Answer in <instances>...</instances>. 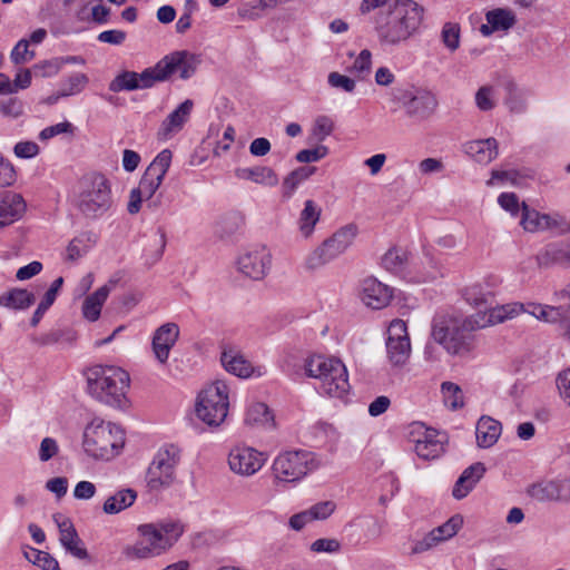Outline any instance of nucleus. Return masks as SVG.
Returning <instances> with one entry per match:
<instances>
[{"mask_svg":"<svg viewBox=\"0 0 570 570\" xmlns=\"http://www.w3.org/2000/svg\"><path fill=\"white\" fill-rule=\"evenodd\" d=\"M335 508H336L335 502L328 500V501L317 502L316 504L312 505L306 511L312 521L313 520H325L335 511Z\"/></svg>","mask_w":570,"mask_h":570,"instance_id":"nucleus-56","label":"nucleus"},{"mask_svg":"<svg viewBox=\"0 0 570 570\" xmlns=\"http://www.w3.org/2000/svg\"><path fill=\"white\" fill-rule=\"evenodd\" d=\"M392 298V289L374 277H367L362 282L361 299L373 308L381 309L389 305Z\"/></svg>","mask_w":570,"mask_h":570,"instance_id":"nucleus-21","label":"nucleus"},{"mask_svg":"<svg viewBox=\"0 0 570 570\" xmlns=\"http://www.w3.org/2000/svg\"><path fill=\"white\" fill-rule=\"evenodd\" d=\"M75 127L69 121L59 122L42 129L39 134V139L46 141L60 134H73Z\"/></svg>","mask_w":570,"mask_h":570,"instance_id":"nucleus-57","label":"nucleus"},{"mask_svg":"<svg viewBox=\"0 0 570 570\" xmlns=\"http://www.w3.org/2000/svg\"><path fill=\"white\" fill-rule=\"evenodd\" d=\"M240 273L252 279H262L271 266V254L265 247L255 248L240 255L237 262Z\"/></svg>","mask_w":570,"mask_h":570,"instance_id":"nucleus-18","label":"nucleus"},{"mask_svg":"<svg viewBox=\"0 0 570 570\" xmlns=\"http://www.w3.org/2000/svg\"><path fill=\"white\" fill-rule=\"evenodd\" d=\"M199 63L198 56L183 50L164 57L154 68L159 82L165 81L175 72H179V77L186 80L194 76Z\"/></svg>","mask_w":570,"mask_h":570,"instance_id":"nucleus-13","label":"nucleus"},{"mask_svg":"<svg viewBox=\"0 0 570 570\" xmlns=\"http://www.w3.org/2000/svg\"><path fill=\"white\" fill-rule=\"evenodd\" d=\"M507 96L504 98V105L512 114H522L527 109V92L520 89L517 83L509 80L504 85Z\"/></svg>","mask_w":570,"mask_h":570,"instance_id":"nucleus-38","label":"nucleus"},{"mask_svg":"<svg viewBox=\"0 0 570 570\" xmlns=\"http://www.w3.org/2000/svg\"><path fill=\"white\" fill-rule=\"evenodd\" d=\"M487 469L482 462L473 463L468 466L456 480L452 495L456 500L464 499L483 478Z\"/></svg>","mask_w":570,"mask_h":570,"instance_id":"nucleus-25","label":"nucleus"},{"mask_svg":"<svg viewBox=\"0 0 570 570\" xmlns=\"http://www.w3.org/2000/svg\"><path fill=\"white\" fill-rule=\"evenodd\" d=\"M372 69V53L368 49H363L355 58L351 71L364 78Z\"/></svg>","mask_w":570,"mask_h":570,"instance_id":"nucleus-54","label":"nucleus"},{"mask_svg":"<svg viewBox=\"0 0 570 570\" xmlns=\"http://www.w3.org/2000/svg\"><path fill=\"white\" fill-rule=\"evenodd\" d=\"M528 493L534 500L540 502L556 501V482L554 480H544L532 484L528 489Z\"/></svg>","mask_w":570,"mask_h":570,"instance_id":"nucleus-42","label":"nucleus"},{"mask_svg":"<svg viewBox=\"0 0 570 570\" xmlns=\"http://www.w3.org/2000/svg\"><path fill=\"white\" fill-rule=\"evenodd\" d=\"M464 151L476 163L487 165L498 156V141L494 138L472 140L464 145Z\"/></svg>","mask_w":570,"mask_h":570,"instance_id":"nucleus-29","label":"nucleus"},{"mask_svg":"<svg viewBox=\"0 0 570 570\" xmlns=\"http://www.w3.org/2000/svg\"><path fill=\"white\" fill-rule=\"evenodd\" d=\"M179 461V452L175 446L161 449L150 463L146 481L150 490L169 487L175 478V469Z\"/></svg>","mask_w":570,"mask_h":570,"instance_id":"nucleus-11","label":"nucleus"},{"mask_svg":"<svg viewBox=\"0 0 570 570\" xmlns=\"http://www.w3.org/2000/svg\"><path fill=\"white\" fill-rule=\"evenodd\" d=\"M61 68V62L58 59L46 60L32 67L36 76L47 78L56 76Z\"/></svg>","mask_w":570,"mask_h":570,"instance_id":"nucleus-58","label":"nucleus"},{"mask_svg":"<svg viewBox=\"0 0 570 570\" xmlns=\"http://www.w3.org/2000/svg\"><path fill=\"white\" fill-rule=\"evenodd\" d=\"M26 203L21 195L4 191L0 195V228L12 224L21 217Z\"/></svg>","mask_w":570,"mask_h":570,"instance_id":"nucleus-26","label":"nucleus"},{"mask_svg":"<svg viewBox=\"0 0 570 570\" xmlns=\"http://www.w3.org/2000/svg\"><path fill=\"white\" fill-rule=\"evenodd\" d=\"M136 499L137 492L134 489H121L105 501L102 511L106 514H117L130 508L135 503Z\"/></svg>","mask_w":570,"mask_h":570,"instance_id":"nucleus-33","label":"nucleus"},{"mask_svg":"<svg viewBox=\"0 0 570 570\" xmlns=\"http://www.w3.org/2000/svg\"><path fill=\"white\" fill-rule=\"evenodd\" d=\"M304 370L320 380L321 390L332 397L341 399L350 391L347 370L338 358L313 355L306 358Z\"/></svg>","mask_w":570,"mask_h":570,"instance_id":"nucleus-6","label":"nucleus"},{"mask_svg":"<svg viewBox=\"0 0 570 570\" xmlns=\"http://www.w3.org/2000/svg\"><path fill=\"white\" fill-rule=\"evenodd\" d=\"M39 154V146L33 141H19L14 146V155L19 158H32Z\"/></svg>","mask_w":570,"mask_h":570,"instance_id":"nucleus-62","label":"nucleus"},{"mask_svg":"<svg viewBox=\"0 0 570 570\" xmlns=\"http://www.w3.org/2000/svg\"><path fill=\"white\" fill-rule=\"evenodd\" d=\"M88 246L81 237L73 238L67 246V259L77 261L88 252Z\"/></svg>","mask_w":570,"mask_h":570,"instance_id":"nucleus-60","label":"nucleus"},{"mask_svg":"<svg viewBox=\"0 0 570 570\" xmlns=\"http://www.w3.org/2000/svg\"><path fill=\"white\" fill-rule=\"evenodd\" d=\"M185 532L179 520H160L137 527L138 540L124 547L121 553L126 560H147L168 552Z\"/></svg>","mask_w":570,"mask_h":570,"instance_id":"nucleus-1","label":"nucleus"},{"mask_svg":"<svg viewBox=\"0 0 570 570\" xmlns=\"http://www.w3.org/2000/svg\"><path fill=\"white\" fill-rule=\"evenodd\" d=\"M82 446L95 459L110 460L124 446V432L112 423L92 420L83 431Z\"/></svg>","mask_w":570,"mask_h":570,"instance_id":"nucleus-7","label":"nucleus"},{"mask_svg":"<svg viewBox=\"0 0 570 570\" xmlns=\"http://www.w3.org/2000/svg\"><path fill=\"white\" fill-rule=\"evenodd\" d=\"M220 362L227 372L238 377H248L253 372L250 362H248L239 351L233 347L225 348L222 352Z\"/></svg>","mask_w":570,"mask_h":570,"instance_id":"nucleus-31","label":"nucleus"},{"mask_svg":"<svg viewBox=\"0 0 570 570\" xmlns=\"http://www.w3.org/2000/svg\"><path fill=\"white\" fill-rule=\"evenodd\" d=\"M407 256L406 253L401 248H390L382 257L381 264L384 269L391 273H400L404 269Z\"/></svg>","mask_w":570,"mask_h":570,"instance_id":"nucleus-41","label":"nucleus"},{"mask_svg":"<svg viewBox=\"0 0 570 570\" xmlns=\"http://www.w3.org/2000/svg\"><path fill=\"white\" fill-rule=\"evenodd\" d=\"M179 326L173 322L165 323L155 331L151 348L160 364L167 363L169 353L179 338Z\"/></svg>","mask_w":570,"mask_h":570,"instance_id":"nucleus-19","label":"nucleus"},{"mask_svg":"<svg viewBox=\"0 0 570 570\" xmlns=\"http://www.w3.org/2000/svg\"><path fill=\"white\" fill-rule=\"evenodd\" d=\"M314 166H302L292 170L283 180V196L291 198L296 188L316 173Z\"/></svg>","mask_w":570,"mask_h":570,"instance_id":"nucleus-37","label":"nucleus"},{"mask_svg":"<svg viewBox=\"0 0 570 570\" xmlns=\"http://www.w3.org/2000/svg\"><path fill=\"white\" fill-rule=\"evenodd\" d=\"M520 224L527 232H538L544 229H560L563 232L566 222L560 215L541 214L535 209H530L525 204L522 205V216Z\"/></svg>","mask_w":570,"mask_h":570,"instance_id":"nucleus-20","label":"nucleus"},{"mask_svg":"<svg viewBox=\"0 0 570 570\" xmlns=\"http://www.w3.org/2000/svg\"><path fill=\"white\" fill-rule=\"evenodd\" d=\"M235 174L239 179L250 180L267 187H275L279 181L277 174L267 166L238 168Z\"/></svg>","mask_w":570,"mask_h":570,"instance_id":"nucleus-32","label":"nucleus"},{"mask_svg":"<svg viewBox=\"0 0 570 570\" xmlns=\"http://www.w3.org/2000/svg\"><path fill=\"white\" fill-rule=\"evenodd\" d=\"M75 205L87 218L96 219L104 216L112 206L108 179L98 173L86 175L80 180Z\"/></svg>","mask_w":570,"mask_h":570,"instance_id":"nucleus-5","label":"nucleus"},{"mask_svg":"<svg viewBox=\"0 0 570 570\" xmlns=\"http://www.w3.org/2000/svg\"><path fill=\"white\" fill-rule=\"evenodd\" d=\"M58 453V444L51 438H45L40 443L39 459L47 462Z\"/></svg>","mask_w":570,"mask_h":570,"instance_id":"nucleus-61","label":"nucleus"},{"mask_svg":"<svg viewBox=\"0 0 570 570\" xmlns=\"http://www.w3.org/2000/svg\"><path fill=\"white\" fill-rule=\"evenodd\" d=\"M266 461L264 453L248 446L234 448L228 456L233 472L240 475H253L262 469Z\"/></svg>","mask_w":570,"mask_h":570,"instance_id":"nucleus-16","label":"nucleus"},{"mask_svg":"<svg viewBox=\"0 0 570 570\" xmlns=\"http://www.w3.org/2000/svg\"><path fill=\"white\" fill-rule=\"evenodd\" d=\"M334 130V122L327 116H318L313 125L312 137L315 141H324Z\"/></svg>","mask_w":570,"mask_h":570,"instance_id":"nucleus-51","label":"nucleus"},{"mask_svg":"<svg viewBox=\"0 0 570 570\" xmlns=\"http://www.w3.org/2000/svg\"><path fill=\"white\" fill-rule=\"evenodd\" d=\"M243 218L237 213L224 215L217 223V233L220 237L229 236L237 232L242 226Z\"/></svg>","mask_w":570,"mask_h":570,"instance_id":"nucleus-49","label":"nucleus"},{"mask_svg":"<svg viewBox=\"0 0 570 570\" xmlns=\"http://www.w3.org/2000/svg\"><path fill=\"white\" fill-rule=\"evenodd\" d=\"M485 19L495 30H509L515 23V16L507 9H493L487 12Z\"/></svg>","mask_w":570,"mask_h":570,"instance_id":"nucleus-39","label":"nucleus"},{"mask_svg":"<svg viewBox=\"0 0 570 570\" xmlns=\"http://www.w3.org/2000/svg\"><path fill=\"white\" fill-rule=\"evenodd\" d=\"M110 293V287L104 285L99 287L95 293L87 296L82 304L83 317L90 322H95L99 318L101 307L106 302Z\"/></svg>","mask_w":570,"mask_h":570,"instance_id":"nucleus-35","label":"nucleus"},{"mask_svg":"<svg viewBox=\"0 0 570 570\" xmlns=\"http://www.w3.org/2000/svg\"><path fill=\"white\" fill-rule=\"evenodd\" d=\"M386 352L389 361L397 366L403 365L410 357L411 343L406 323L393 320L387 328Z\"/></svg>","mask_w":570,"mask_h":570,"instance_id":"nucleus-15","label":"nucleus"},{"mask_svg":"<svg viewBox=\"0 0 570 570\" xmlns=\"http://www.w3.org/2000/svg\"><path fill=\"white\" fill-rule=\"evenodd\" d=\"M318 466L314 453L305 450L286 451L273 463V474L278 482L292 483L302 480Z\"/></svg>","mask_w":570,"mask_h":570,"instance_id":"nucleus-9","label":"nucleus"},{"mask_svg":"<svg viewBox=\"0 0 570 570\" xmlns=\"http://www.w3.org/2000/svg\"><path fill=\"white\" fill-rule=\"evenodd\" d=\"M193 106V101L187 99L170 112L163 121L158 131V137L166 140L180 131L191 112Z\"/></svg>","mask_w":570,"mask_h":570,"instance_id":"nucleus-23","label":"nucleus"},{"mask_svg":"<svg viewBox=\"0 0 570 570\" xmlns=\"http://www.w3.org/2000/svg\"><path fill=\"white\" fill-rule=\"evenodd\" d=\"M322 209L312 199H307L304 203L298 218V229L304 238H308L313 233L316 224L321 218Z\"/></svg>","mask_w":570,"mask_h":570,"instance_id":"nucleus-34","label":"nucleus"},{"mask_svg":"<svg viewBox=\"0 0 570 570\" xmlns=\"http://www.w3.org/2000/svg\"><path fill=\"white\" fill-rule=\"evenodd\" d=\"M441 39L450 51H455L460 47V26L453 22L443 24Z\"/></svg>","mask_w":570,"mask_h":570,"instance_id":"nucleus-50","label":"nucleus"},{"mask_svg":"<svg viewBox=\"0 0 570 570\" xmlns=\"http://www.w3.org/2000/svg\"><path fill=\"white\" fill-rule=\"evenodd\" d=\"M488 306L489 308L487 311L478 312L472 315L478 330L502 323L505 320L511 318L514 314H518L519 309L523 307L522 305H515L513 307L510 305H502L497 307H492L491 305Z\"/></svg>","mask_w":570,"mask_h":570,"instance_id":"nucleus-28","label":"nucleus"},{"mask_svg":"<svg viewBox=\"0 0 570 570\" xmlns=\"http://www.w3.org/2000/svg\"><path fill=\"white\" fill-rule=\"evenodd\" d=\"M423 21V8L413 0H396L385 22L376 21V33L382 46H400L412 38Z\"/></svg>","mask_w":570,"mask_h":570,"instance_id":"nucleus-3","label":"nucleus"},{"mask_svg":"<svg viewBox=\"0 0 570 570\" xmlns=\"http://www.w3.org/2000/svg\"><path fill=\"white\" fill-rule=\"evenodd\" d=\"M448 435L434 429H425L423 438L415 444L416 454L424 460H434L440 458L445 451Z\"/></svg>","mask_w":570,"mask_h":570,"instance_id":"nucleus-22","label":"nucleus"},{"mask_svg":"<svg viewBox=\"0 0 570 570\" xmlns=\"http://www.w3.org/2000/svg\"><path fill=\"white\" fill-rule=\"evenodd\" d=\"M556 323L559 324L560 335L564 340L570 341V307L564 308L563 306H560V320Z\"/></svg>","mask_w":570,"mask_h":570,"instance_id":"nucleus-64","label":"nucleus"},{"mask_svg":"<svg viewBox=\"0 0 570 570\" xmlns=\"http://www.w3.org/2000/svg\"><path fill=\"white\" fill-rule=\"evenodd\" d=\"M495 91L491 86H482L475 94L476 107L482 111L492 110L495 107Z\"/></svg>","mask_w":570,"mask_h":570,"instance_id":"nucleus-52","label":"nucleus"},{"mask_svg":"<svg viewBox=\"0 0 570 570\" xmlns=\"http://www.w3.org/2000/svg\"><path fill=\"white\" fill-rule=\"evenodd\" d=\"M129 382V374L116 366L96 365L87 372V386L90 395L112 407L125 405Z\"/></svg>","mask_w":570,"mask_h":570,"instance_id":"nucleus-4","label":"nucleus"},{"mask_svg":"<svg viewBox=\"0 0 570 570\" xmlns=\"http://www.w3.org/2000/svg\"><path fill=\"white\" fill-rule=\"evenodd\" d=\"M58 528L62 547L77 559H88L87 549L83 547L72 522L69 519H63L58 522Z\"/></svg>","mask_w":570,"mask_h":570,"instance_id":"nucleus-27","label":"nucleus"},{"mask_svg":"<svg viewBox=\"0 0 570 570\" xmlns=\"http://www.w3.org/2000/svg\"><path fill=\"white\" fill-rule=\"evenodd\" d=\"M171 158L173 154L169 149L161 150L149 164L139 180L137 188L145 196V200L148 202L149 207L157 206V202L153 200V197L170 167Z\"/></svg>","mask_w":570,"mask_h":570,"instance_id":"nucleus-12","label":"nucleus"},{"mask_svg":"<svg viewBox=\"0 0 570 570\" xmlns=\"http://www.w3.org/2000/svg\"><path fill=\"white\" fill-rule=\"evenodd\" d=\"M409 118L417 121L429 119L436 110L439 101L434 94L428 90H404L397 98Z\"/></svg>","mask_w":570,"mask_h":570,"instance_id":"nucleus-14","label":"nucleus"},{"mask_svg":"<svg viewBox=\"0 0 570 570\" xmlns=\"http://www.w3.org/2000/svg\"><path fill=\"white\" fill-rule=\"evenodd\" d=\"M273 420V415L265 403H254L246 413V423L248 424H265Z\"/></svg>","mask_w":570,"mask_h":570,"instance_id":"nucleus-48","label":"nucleus"},{"mask_svg":"<svg viewBox=\"0 0 570 570\" xmlns=\"http://www.w3.org/2000/svg\"><path fill=\"white\" fill-rule=\"evenodd\" d=\"M464 297L468 303L479 307V306H488L493 303V295L490 291H484L483 286L480 284H475L469 286L464 291Z\"/></svg>","mask_w":570,"mask_h":570,"instance_id":"nucleus-43","label":"nucleus"},{"mask_svg":"<svg viewBox=\"0 0 570 570\" xmlns=\"http://www.w3.org/2000/svg\"><path fill=\"white\" fill-rule=\"evenodd\" d=\"M525 311L535 318L542 320L548 323H556L558 320H560V306L556 307L550 305L530 303L527 305Z\"/></svg>","mask_w":570,"mask_h":570,"instance_id":"nucleus-44","label":"nucleus"},{"mask_svg":"<svg viewBox=\"0 0 570 570\" xmlns=\"http://www.w3.org/2000/svg\"><path fill=\"white\" fill-rule=\"evenodd\" d=\"M441 389L444 402L450 409L456 410L463 406L462 390L458 384L452 382H444L442 383Z\"/></svg>","mask_w":570,"mask_h":570,"instance_id":"nucleus-46","label":"nucleus"},{"mask_svg":"<svg viewBox=\"0 0 570 570\" xmlns=\"http://www.w3.org/2000/svg\"><path fill=\"white\" fill-rule=\"evenodd\" d=\"M35 301V295L23 288H12L8 293L0 295V305L13 309H26Z\"/></svg>","mask_w":570,"mask_h":570,"instance_id":"nucleus-36","label":"nucleus"},{"mask_svg":"<svg viewBox=\"0 0 570 570\" xmlns=\"http://www.w3.org/2000/svg\"><path fill=\"white\" fill-rule=\"evenodd\" d=\"M557 386L561 397L570 406V368L559 373L557 377Z\"/></svg>","mask_w":570,"mask_h":570,"instance_id":"nucleus-63","label":"nucleus"},{"mask_svg":"<svg viewBox=\"0 0 570 570\" xmlns=\"http://www.w3.org/2000/svg\"><path fill=\"white\" fill-rule=\"evenodd\" d=\"M476 330L472 315L463 317L450 312H440L432 318L431 337L449 354L465 356L475 347Z\"/></svg>","mask_w":570,"mask_h":570,"instance_id":"nucleus-2","label":"nucleus"},{"mask_svg":"<svg viewBox=\"0 0 570 570\" xmlns=\"http://www.w3.org/2000/svg\"><path fill=\"white\" fill-rule=\"evenodd\" d=\"M35 58V51L29 50V41L21 39L13 47L10 59L14 65L28 62Z\"/></svg>","mask_w":570,"mask_h":570,"instance_id":"nucleus-53","label":"nucleus"},{"mask_svg":"<svg viewBox=\"0 0 570 570\" xmlns=\"http://www.w3.org/2000/svg\"><path fill=\"white\" fill-rule=\"evenodd\" d=\"M228 386L223 381H216L199 393L195 412L207 425L219 426L228 414Z\"/></svg>","mask_w":570,"mask_h":570,"instance_id":"nucleus-8","label":"nucleus"},{"mask_svg":"<svg viewBox=\"0 0 570 570\" xmlns=\"http://www.w3.org/2000/svg\"><path fill=\"white\" fill-rule=\"evenodd\" d=\"M463 524V519L460 514L451 517L443 524L434 528L432 531L435 533L438 539L442 542L454 537Z\"/></svg>","mask_w":570,"mask_h":570,"instance_id":"nucleus-47","label":"nucleus"},{"mask_svg":"<svg viewBox=\"0 0 570 570\" xmlns=\"http://www.w3.org/2000/svg\"><path fill=\"white\" fill-rule=\"evenodd\" d=\"M327 154H328V148L326 146L320 144L315 148L299 150L296 154L295 159L298 163L309 164V163H315V161L323 159L324 157L327 156Z\"/></svg>","mask_w":570,"mask_h":570,"instance_id":"nucleus-55","label":"nucleus"},{"mask_svg":"<svg viewBox=\"0 0 570 570\" xmlns=\"http://www.w3.org/2000/svg\"><path fill=\"white\" fill-rule=\"evenodd\" d=\"M356 234L357 227L354 224L336 230L306 257V268L316 269L343 254L352 245Z\"/></svg>","mask_w":570,"mask_h":570,"instance_id":"nucleus-10","label":"nucleus"},{"mask_svg":"<svg viewBox=\"0 0 570 570\" xmlns=\"http://www.w3.org/2000/svg\"><path fill=\"white\" fill-rule=\"evenodd\" d=\"M535 261L538 266L544 269L553 266L568 268L567 242L547 244L538 252Z\"/></svg>","mask_w":570,"mask_h":570,"instance_id":"nucleus-24","label":"nucleus"},{"mask_svg":"<svg viewBox=\"0 0 570 570\" xmlns=\"http://www.w3.org/2000/svg\"><path fill=\"white\" fill-rule=\"evenodd\" d=\"M158 81L154 67L146 68L142 72L122 71L117 75L109 83V90L112 92L132 91L138 89L151 88Z\"/></svg>","mask_w":570,"mask_h":570,"instance_id":"nucleus-17","label":"nucleus"},{"mask_svg":"<svg viewBox=\"0 0 570 570\" xmlns=\"http://www.w3.org/2000/svg\"><path fill=\"white\" fill-rule=\"evenodd\" d=\"M327 80L330 86L333 88H341L345 92H353L356 87V83L352 78L336 71L331 72Z\"/></svg>","mask_w":570,"mask_h":570,"instance_id":"nucleus-59","label":"nucleus"},{"mask_svg":"<svg viewBox=\"0 0 570 570\" xmlns=\"http://www.w3.org/2000/svg\"><path fill=\"white\" fill-rule=\"evenodd\" d=\"M89 82L87 75L76 72L63 79L60 85V96L69 97L80 94Z\"/></svg>","mask_w":570,"mask_h":570,"instance_id":"nucleus-40","label":"nucleus"},{"mask_svg":"<svg viewBox=\"0 0 570 570\" xmlns=\"http://www.w3.org/2000/svg\"><path fill=\"white\" fill-rule=\"evenodd\" d=\"M26 558L42 570H60L58 561L49 552L31 549L26 552Z\"/></svg>","mask_w":570,"mask_h":570,"instance_id":"nucleus-45","label":"nucleus"},{"mask_svg":"<svg viewBox=\"0 0 570 570\" xmlns=\"http://www.w3.org/2000/svg\"><path fill=\"white\" fill-rule=\"evenodd\" d=\"M501 432L502 425L499 421L490 416L480 417L475 429L478 445L482 449L491 448L497 443Z\"/></svg>","mask_w":570,"mask_h":570,"instance_id":"nucleus-30","label":"nucleus"}]
</instances>
